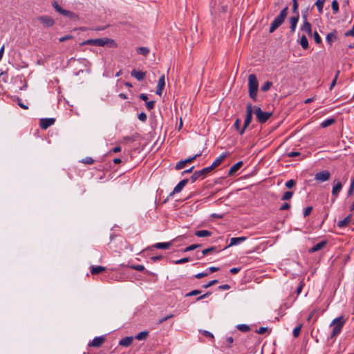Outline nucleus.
Wrapping results in <instances>:
<instances>
[{"mask_svg": "<svg viewBox=\"0 0 354 354\" xmlns=\"http://www.w3.org/2000/svg\"><path fill=\"white\" fill-rule=\"evenodd\" d=\"M330 178V173L328 170H323L315 175V180L318 183H324Z\"/></svg>", "mask_w": 354, "mask_h": 354, "instance_id": "nucleus-8", "label": "nucleus"}, {"mask_svg": "<svg viewBox=\"0 0 354 354\" xmlns=\"http://www.w3.org/2000/svg\"><path fill=\"white\" fill-rule=\"evenodd\" d=\"M201 293V290H192L191 292L187 293L185 295V297L195 296V295H200Z\"/></svg>", "mask_w": 354, "mask_h": 354, "instance_id": "nucleus-45", "label": "nucleus"}, {"mask_svg": "<svg viewBox=\"0 0 354 354\" xmlns=\"http://www.w3.org/2000/svg\"><path fill=\"white\" fill-rule=\"evenodd\" d=\"M272 86V83L270 81H266L264 82V84L261 86V90L263 92L268 91L270 87Z\"/></svg>", "mask_w": 354, "mask_h": 354, "instance_id": "nucleus-29", "label": "nucleus"}, {"mask_svg": "<svg viewBox=\"0 0 354 354\" xmlns=\"http://www.w3.org/2000/svg\"><path fill=\"white\" fill-rule=\"evenodd\" d=\"M137 52L140 55H147L149 53V50L146 47H140L137 49Z\"/></svg>", "mask_w": 354, "mask_h": 354, "instance_id": "nucleus-31", "label": "nucleus"}, {"mask_svg": "<svg viewBox=\"0 0 354 354\" xmlns=\"http://www.w3.org/2000/svg\"><path fill=\"white\" fill-rule=\"evenodd\" d=\"M326 243L324 241H320L319 243L315 244L310 249H309V252H315L319 251V250H320L321 249H322L325 246Z\"/></svg>", "mask_w": 354, "mask_h": 354, "instance_id": "nucleus-23", "label": "nucleus"}, {"mask_svg": "<svg viewBox=\"0 0 354 354\" xmlns=\"http://www.w3.org/2000/svg\"><path fill=\"white\" fill-rule=\"evenodd\" d=\"M55 122L54 118H41L39 120V126L43 129H47Z\"/></svg>", "mask_w": 354, "mask_h": 354, "instance_id": "nucleus-10", "label": "nucleus"}, {"mask_svg": "<svg viewBox=\"0 0 354 354\" xmlns=\"http://www.w3.org/2000/svg\"><path fill=\"white\" fill-rule=\"evenodd\" d=\"M353 187H354V179L352 180L351 183V186H350V189H349V190L348 192V194L349 195H351L352 194Z\"/></svg>", "mask_w": 354, "mask_h": 354, "instance_id": "nucleus-64", "label": "nucleus"}, {"mask_svg": "<svg viewBox=\"0 0 354 354\" xmlns=\"http://www.w3.org/2000/svg\"><path fill=\"white\" fill-rule=\"evenodd\" d=\"M241 121L239 118H237L235 122H234V127L236 130L239 131L240 132V130L241 129Z\"/></svg>", "mask_w": 354, "mask_h": 354, "instance_id": "nucleus-46", "label": "nucleus"}, {"mask_svg": "<svg viewBox=\"0 0 354 354\" xmlns=\"http://www.w3.org/2000/svg\"><path fill=\"white\" fill-rule=\"evenodd\" d=\"M296 185V181L295 180L290 179L286 183V187L288 189L292 188Z\"/></svg>", "mask_w": 354, "mask_h": 354, "instance_id": "nucleus-39", "label": "nucleus"}, {"mask_svg": "<svg viewBox=\"0 0 354 354\" xmlns=\"http://www.w3.org/2000/svg\"><path fill=\"white\" fill-rule=\"evenodd\" d=\"M236 328L242 332H248L250 330V328L248 325L246 324H239Z\"/></svg>", "mask_w": 354, "mask_h": 354, "instance_id": "nucleus-32", "label": "nucleus"}, {"mask_svg": "<svg viewBox=\"0 0 354 354\" xmlns=\"http://www.w3.org/2000/svg\"><path fill=\"white\" fill-rule=\"evenodd\" d=\"M138 118L140 121L143 122H145L147 118V115L144 112H142L140 114H138Z\"/></svg>", "mask_w": 354, "mask_h": 354, "instance_id": "nucleus-51", "label": "nucleus"}, {"mask_svg": "<svg viewBox=\"0 0 354 354\" xmlns=\"http://www.w3.org/2000/svg\"><path fill=\"white\" fill-rule=\"evenodd\" d=\"M253 109L257 120L259 123L266 122L272 115L271 112L263 111L259 106H254Z\"/></svg>", "mask_w": 354, "mask_h": 354, "instance_id": "nucleus-4", "label": "nucleus"}, {"mask_svg": "<svg viewBox=\"0 0 354 354\" xmlns=\"http://www.w3.org/2000/svg\"><path fill=\"white\" fill-rule=\"evenodd\" d=\"M299 13H297V15H296L295 16H292V17H290V19H289V21L290 24V28L291 34L294 33L296 30L297 25L298 21H299Z\"/></svg>", "mask_w": 354, "mask_h": 354, "instance_id": "nucleus-13", "label": "nucleus"}, {"mask_svg": "<svg viewBox=\"0 0 354 354\" xmlns=\"http://www.w3.org/2000/svg\"><path fill=\"white\" fill-rule=\"evenodd\" d=\"M209 274V272H200L195 275L196 279H201L203 277H207Z\"/></svg>", "mask_w": 354, "mask_h": 354, "instance_id": "nucleus-57", "label": "nucleus"}, {"mask_svg": "<svg viewBox=\"0 0 354 354\" xmlns=\"http://www.w3.org/2000/svg\"><path fill=\"white\" fill-rule=\"evenodd\" d=\"M133 338L132 337H125L121 339L119 342V345L122 346H129L133 342Z\"/></svg>", "mask_w": 354, "mask_h": 354, "instance_id": "nucleus-19", "label": "nucleus"}, {"mask_svg": "<svg viewBox=\"0 0 354 354\" xmlns=\"http://www.w3.org/2000/svg\"><path fill=\"white\" fill-rule=\"evenodd\" d=\"M114 41L108 38H100V39H91L86 40L81 43V46L83 45H93L97 46H104L106 44H113Z\"/></svg>", "mask_w": 354, "mask_h": 354, "instance_id": "nucleus-3", "label": "nucleus"}, {"mask_svg": "<svg viewBox=\"0 0 354 354\" xmlns=\"http://www.w3.org/2000/svg\"><path fill=\"white\" fill-rule=\"evenodd\" d=\"M61 15L68 17V18H77V16L74 12H72L71 11H68V10H66L64 9L63 10Z\"/></svg>", "mask_w": 354, "mask_h": 354, "instance_id": "nucleus-30", "label": "nucleus"}, {"mask_svg": "<svg viewBox=\"0 0 354 354\" xmlns=\"http://www.w3.org/2000/svg\"><path fill=\"white\" fill-rule=\"evenodd\" d=\"M73 39V35H65L64 37H62L59 38V42H64L65 41H67V40H69V39Z\"/></svg>", "mask_w": 354, "mask_h": 354, "instance_id": "nucleus-48", "label": "nucleus"}, {"mask_svg": "<svg viewBox=\"0 0 354 354\" xmlns=\"http://www.w3.org/2000/svg\"><path fill=\"white\" fill-rule=\"evenodd\" d=\"M268 330L266 327H260L256 332L258 334H263Z\"/></svg>", "mask_w": 354, "mask_h": 354, "instance_id": "nucleus-60", "label": "nucleus"}, {"mask_svg": "<svg viewBox=\"0 0 354 354\" xmlns=\"http://www.w3.org/2000/svg\"><path fill=\"white\" fill-rule=\"evenodd\" d=\"M17 104H18V105H19L21 108H22V109H28V106H26V104H24L21 102V99H20V98H19V97L17 98Z\"/></svg>", "mask_w": 354, "mask_h": 354, "instance_id": "nucleus-56", "label": "nucleus"}, {"mask_svg": "<svg viewBox=\"0 0 354 354\" xmlns=\"http://www.w3.org/2000/svg\"><path fill=\"white\" fill-rule=\"evenodd\" d=\"M290 207V204L288 203H283L279 208L280 210H287Z\"/></svg>", "mask_w": 354, "mask_h": 354, "instance_id": "nucleus-61", "label": "nucleus"}, {"mask_svg": "<svg viewBox=\"0 0 354 354\" xmlns=\"http://www.w3.org/2000/svg\"><path fill=\"white\" fill-rule=\"evenodd\" d=\"M37 21L44 27H51L55 24V20L49 16H40L37 17Z\"/></svg>", "mask_w": 354, "mask_h": 354, "instance_id": "nucleus-9", "label": "nucleus"}, {"mask_svg": "<svg viewBox=\"0 0 354 354\" xmlns=\"http://www.w3.org/2000/svg\"><path fill=\"white\" fill-rule=\"evenodd\" d=\"M292 12L297 15L298 12V3L297 0H292Z\"/></svg>", "mask_w": 354, "mask_h": 354, "instance_id": "nucleus-47", "label": "nucleus"}, {"mask_svg": "<svg viewBox=\"0 0 354 354\" xmlns=\"http://www.w3.org/2000/svg\"><path fill=\"white\" fill-rule=\"evenodd\" d=\"M106 270V268L101 266H91L90 272L92 274H97Z\"/></svg>", "mask_w": 354, "mask_h": 354, "instance_id": "nucleus-21", "label": "nucleus"}, {"mask_svg": "<svg viewBox=\"0 0 354 354\" xmlns=\"http://www.w3.org/2000/svg\"><path fill=\"white\" fill-rule=\"evenodd\" d=\"M345 35L354 37V24L353 25L351 29L345 33Z\"/></svg>", "mask_w": 354, "mask_h": 354, "instance_id": "nucleus-59", "label": "nucleus"}, {"mask_svg": "<svg viewBox=\"0 0 354 354\" xmlns=\"http://www.w3.org/2000/svg\"><path fill=\"white\" fill-rule=\"evenodd\" d=\"M299 43L304 49L306 50L308 48V41L305 35L301 36Z\"/></svg>", "mask_w": 354, "mask_h": 354, "instance_id": "nucleus-27", "label": "nucleus"}, {"mask_svg": "<svg viewBox=\"0 0 354 354\" xmlns=\"http://www.w3.org/2000/svg\"><path fill=\"white\" fill-rule=\"evenodd\" d=\"M81 162L86 165H91L94 162V160L91 157H86Z\"/></svg>", "mask_w": 354, "mask_h": 354, "instance_id": "nucleus-42", "label": "nucleus"}, {"mask_svg": "<svg viewBox=\"0 0 354 354\" xmlns=\"http://www.w3.org/2000/svg\"><path fill=\"white\" fill-rule=\"evenodd\" d=\"M312 209H313L312 207H307L306 208H305L304 211V216L305 217L308 216L310 214Z\"/></svg>", "mask_w": 354, "mask_h": 354, "instance_id": "nucleus-55", "label": "nucleus"}, {"mask_svg": "<svg viewBox=\"0 0 354 354\" xmlns=\"http://www.w3.org/2000/svg\"><path fill=\"white\" fill-rule=\"evenodd\" d=\"M300 155V153L299 152H297V151H292V152H290L288 153V157H296V156H298Z\"/></svg>", "mask_w": 354, "mask_h": 354, "instance_id": "nucleus-63", "label": "nucleus"}, {"mask_svg": "<svg viewBox=\"0 0 354 354\" xmlns=\"http://www.w3.org/2000/svg\"><path fill=\"white\" fill-rule=\"evenodd\" d=\"M313 37L317 44H319L322 41L321 37H319L317 32L315 31L313 33Z\"/></svg>", "mask_w": 354, "mask_h": 354, "instance_id": "nucleus-53", "label": "nucleus"}, {"mask_svg": "<svg viewBox=\"0 0 354 354\" xmlns=\"http://www.w3.org/2000/svg\"><path fill=\"white\" fill-rule=\"evenodd\" d=\"M342 189V184L340 183H337L335 186H333V195H335L338 193Z\"/></svg>", "mask_w": 354, "mask_h": 354, "instance_id": "nucleus-43", "label": "nucleus"}, {"mask_svg": "<svg viewBox=\"0 0 354 354\" xmlns=\"http://www.w3.org/2000/svg\"><path fill=\"white\" fill-rule=\"evenodd\" d=\"M211 172L208 167H205L199 171H196L194 172V174L192 175L190 180L192 183H194L197 179L199 178H204L205 175Z\"/></svg>", "mask_w": 354, "mask_h": 354, "instance_id": "nucleus-7", "label": "nucleus"}, {"mask_svg": "<svg viewBox=\"0 0 354 354\" xmlns=\"http://www.w3.org/2000/svg\"><path fill=\"white\" fill-rule=\"evenodd\" d=\"M171 245V242H167V243H157L155 245H153V247L157 249H167L169 248V246Z\"/></svg>", "mask_w": 354, "mask_h": 354, "instance_id": "nucleus-26", "label": "nucleus"}, {"mask_svg": "<svg viewBox=\"0 0 354 354\" xmlns=\"http://www.w3.org/2000/svg\"><path fill=\"white\" fill-rule=\"evenodd\" d=\"M173 316H174V315H173L172 314L169 315H167V316H165V317H162V319H159V321L158 322V324H162V323H163L164 322H165L166 320H167L168 319L173 317Z\"/></svg>", "mask_w": 354, "mask_h": 354, "instance_id": "nucleus-58", "label": "nucleus"}, {"mask_svg": "<svg viewBox=\"0 0 354 354\" xmlns=\"http://www.w3.org/2000/svg\"><path fill=\"white\" fill-rule=\"evenodd\" d=\"M218 252V250H217L216 247L212 246V247H210V248H208L203 250V251H202V256L201 257H198V258L201 259V258H202L205 255L209 254L212 253V252Z\"/></svg>", "mask_w": 354, "mask_h": 354, "instance_id": "nucleus-25", "label": "nucleus"}, {"mask_svg": "<svg viewBox=\"0 0 354 354\" xmlns=\"http://www.w3.org/2000/svg\"><path fill=\"white\" fill-rule=\"evenodd\" d=\"M259 88V82L254 74H250L248 76V93L250 97L254 102L257 100V92Z\"/></svg>", "mask_w": 354, "mask_h": 354, "instance_id": "nucleus-1", "label": "nucleus"}, {"mask_svg": "<svg viewBox=\"0 0 354 354\" xmlns=\"http://www.w3.org/2000/svg\"><path fill=\"white\" fill-rule=\"evenodd\" d=\"M155 106V101L151 100L146 102V108L147 110L150 111L153 109Z\"/></svg>", "mask_w": 354, "mask_h": 354, "instance_id": "nucleus-44", "label": "nucleus"}, {"mask_svg": "<svg viewBox=\"0 0 354 354\" xmlns=\"http://www.w3.org/2000/svg\"><path fill=\"white\" fill-rule=\"evenodd\" d=\"M189 257H185V258H183V259H178L177 261H176L174 262L175 264H183V263H187V262H189Z\"/></svg>", "mask_w": 354, "mask_h": 354, "instance_id": "nucleus-49", "label": "nucleus"}, {"mask_svg": "<svg viewBox=\"0 0 354 354\" xmlns=\"http://www.w3.org/2000/svg\"><path fill=\"white\" fill-rule=\"evenodd\" d=\"M243 165V162L239 161L234 164L231 168L228 171V175L232 176L233 175L236 171H237Z\"/></svg>", "mask_w": 354, "mask_h": 354, "instance_id": "nucleus-22", "label": "nucleus"}, {"mask_svg": "<svg viewBox=\"0 0 354 354\" xmlns=\"http://www.w3.org/2000/svg\"><path fill=\"white\" fill-rule=\"evenodd\" d=\"M189 180L187 178L183 179L180 182H179L176 186L174 187L173 192L170 194L171 196H172L174 194L179 193L182 191L183 187L187 185Z\"/></svg>", "mask_w": 354, "mask_h": 354, "instance_id": "nucleus-15", "label": "nucleus"}, {"mask_svg": "<svg viewBox=\"0 0 354 354\" xmlns=\"http://www.w3.org/2000/svg\"><path fill=\"white\" fill-rule=\"evenodd\" d=\"M288 8L286 6L282 9L279 15L276 17L270 26V32H273L278 28L283 22L288 15Z\"/></svg>", "mask_w": 354, "mask_h": 354, "instance_id": "nucleus-2", "label": "nucleus"}, {"mask_svg": "<svg viewBox=\"0 0 354 354\" xmlns=\"http://www.w3.org/2000/svg\"><path fill=\"white\" fill-rule=\"evenodd\" d=\"M225 158V154L223 153L216 158V160L213 162L212 165L208 167L209 170L212 171L213 169H214L216 167H217L218 165L221 164V162L223 161L224 158Z\"/></svg>", "mask_w": 354, "mask_h": 354, "instance_id": "nucleus-16", "label": "nucleus"}, {"mask_svg": "<svg viewBox=\"0 0 354 354\" xmlns=\"http://www.w3.org/2000/svg\"><path fill=\"white\" fill-rule=\"evenodd\" d=\"M346 319H345L343 316H340L335 319H333V336L339 334L342 328L346 322Z\"/></svg>", "mask_w": 354, "mask_h": 354, "instance_id": "nucleus-6", "label": "nucleus"}, {"mask_svg": "<svg viewBox=\"0 0 354 354\" xmlns=\"http://www.w3.org/2000/svg\"><path fill=\"white\" fill-rule=\"evenodd\" d=\"M352 216L351 214L348 215L343 220L338 221L337 226L340 228L346 227L351 222Z\"/></svg>", "mask_w": 354, "mask_h": 354, "instance_id": "nucleus-18", "label": "nucleus"}, {"mask_svg": "<svg viewBox=\"0 0 354 354\" xmlns=\"http://www.w3.org/2000/svg\"><path fill=\"white\" fill-rule=\"evenodd\" d=\"M132 268L138 271H143L145 269L142 265H135L132 266Z\"/></svg>", "mask_w": 354, "mask_h": 354, "instance_id": "nucleus-54", "label": "nucleus"}, {"mask_svg": "<svg viewBox=\"0 0 354 354\" xmlns=\"http://www.w3.org/2000/svg\"><path fill=\"white\" fill-rule=\"evenodd\" d=\"M201 155V153H197L196 155H194V156L192 157H189L185 160V162L187 163H190V162H192L194 160H196L198 157H199Z\"/></svg>", "mask_w": 354, "mask_h": 354, "instance_id": "nucleus-41", "label": "nucleus"}, {"mask_svg": "<svg viewBox=\"0 0 354 354\" xmlns=\"http://www.w3.org/2000/svg\"><path fill=\"white\" fill-rule=\"evenodd\" d=\"M195 235L198 237H207L212 235V232L206 230H197L195 232Z\"/></svg>", "mask_w": 354, "mask_h": 354, "instance_id": "nucleus-24", "label": "nucleus"}, {"mask_svg": "<svg viewBox=\"0 0 354 354\" xmlns=\"http://www.w3.org/2000/svg\"><path fill=\"white\" fill-rule=\"evenodd\" d=\"M217 283H218V280L214 279V280L210 281L207 284L203 285V287L204 288H209V287H210V286H213V285H214V284H216Z\"/></svg>", "mask_w": 354, "mask_h": 354, "instance_id": "nucleus-52", "label": "nucleus"}, {"mask_svg": "<svg viewBox=\"0 0 354 354\" xmlns=\"http://www.w3.org/2000/svg\"><path fill=\"white\" fill-rule=\"evenodd\" d=\"M331 124H332V118H328V119L326 120L325 121H324L321 124V126L322 127H328V126H330Z\"/></svg>", "mask_w": 354, "mask_h": 354, "instance_id": "nucleus-50", "label": "nucleus"}, {"mask_svg": "<svg viewBox=\"0 0 354 354\" xmlns=\"http://www.w3.org/2000/svg\"><path fill=\"white\" fill-rule=\"evenodd\" d=\"M301 328V325L297 326L294 328L292 334L295 337H299V335L300 334Z\"/></svg>", "mask_w": 354, "mask_h": 354, "instance_id": "nucleus-38", "label": "nucleus"}, {"mask_svg": "<svg viewBox=\"0 0 354 354\" xmlns=\"http://www.w3.org/2000/svg\"><path fill=\"white\" fill-rule=\"evenodd\" d=\"M131 76L134 77L138 81L142 80L146 75L145 72H142L141 71H137L136 69H133L131 71Z\"/></svg>", "mask_w": 354, "mask_h": 354, "instance_id": "nucleus-17", "label": "nucleus"}, {"mask_svg": "<svg viewBox=\"0 0 354 354\" xmlns=\"http://www.w3.org/2000/svg\"><path fill=\"white\" fill-rule=\"evenodd\" d=\"M292 195H293V192H290V191L286 192L283 195L281 199L283 200V201H288V200H289V199H290L292 198Z\"/></svg>", "mask_w": 354, "mask_h": 354, "instance_id": "nucleus-37", "label": "nucleus"}, {"mask_svg": "<svg viewBox=\"0 0 354 354\" xmlns=\"http://www.w3.org/2000/svg\"><path fill=\"white\" fill-rule=\"evenodd\" d=\"M201 246V244H193V245H191L187 248H185L184 249V252H189V251H192V250H194L198 248H200Z\"/></svg>", "mask_w": 354, "mask_h": 354, "instance_id": "nucleus-36", "label": "nucleus"}, {"mask_svg": "<svg viewBox=\"0 0 354 354\" xmlns=\"http://www.w3.org/2000/svg\"><path fill=\"white\" fill-rule=\"evenodd\" d=\"M246 239L247 238L245 236L233 237L230 239V243L229 244V245L227 247H231L233 245H238V244L241 243V242L245 241Z\"/></svg>", "mask_w": 354, "mask_h": 354, "instance_id": "nucleus-20", "label": "nucleus"}, {"mask_svg": "<svg viewBox=\"0 0 354 354\" xmlns=\"http://www.w3.org/2000/svg\"><path fill=\"white\" fill-rule=\"evenodd\" d=\"M339 10V5L336 0H333V12H337Z\"/></svg>", "mask_w": 354, "mask_h": 354, "instance_id": "nucleus-62", "label": "nucleus"}, {"mask_svg": "<svg viewBox=\"0 0 354 354\" xmlns=\"http://www.w3.org/2000/svg\"><path fill=\"white\" fill-rule=\"evenodd\" d=\"M304 19L302 26H301V30L305 32H306L308 35H312V28L311 24L307 21L306 17L305 15L303 16Z\"/></svg>", "mask_w": 354, "mask_h": 354, "instance_id": "nucleus-14", "label": "nucleus"}, {"mask_svg": "<svg viewBox=\"0 0 354 354\" xmlns=\"http://www.w3.org/2000/svg\"><path fill=\"white\" fill-rule=\"evenodd\" d=\"M52 6L57 12L59 14L62 12L64 9L58 4L57 1H53L52 3Z\"/></svg>", "mask_w": 354, "mask_h": 354, "instance_id": "nucleus-34", "label": "nucleus"}, {"mask_svg": "<svg viewBox=\"0 0 354 354\" xmlns=\"http://www.w3.org/2000/svg\"><path fill=\"white\" fill-rule=\"evenodd\" d=\"M199 332L204 336L207 337H210V338H214V335L207 331V330H199Z\"/></svg>", "mask_w": 354, "mask_h": 354, "instance_id": "nucleus-40", "label": "nucleus"}, {"mask_svg": "<svg viewBox=\"0 0 354 354\" xmlns=\"http://www.w3.org/2000/svg\"><path fill=\"white\" fill-rule=\"evenodd\" d=\"M185 165H186V162H185L184 160H182L176 163V165L175 166V169L176 170H180V169L184 168Z\"/></svg>", "mask_w": 354, "mask_h": 354, "instance_id": "nucleus-35", "label": "nucleus"}, {"mask_svg": "<svg viewBox=\"0 0 354 354\" xmlns=\"http://www.w3.org/2000/svg\"><path fill=\"white\" fill-rule=\"evenodd\" d=\"M254 109L252 105L249 103L246 106V115L244 121V124L243 128L240 130V135H243L246 129V128L249 126L252 120V113Z\"/></svg>", "mask_w": 354, "mask_h": 354, "instance_id": "nucleus-5", "label": "nucleus"}, {"mask_svg": "<svg viewBox=\"0 0 354 354\" xmlns=\"http://www.w3.org/2000/svg\"><path fill=\"white\" fill-rule=\"evenodd\" d=\"M324 2H325V0H317L315 2V6H317L319 12H321L322 11Z\"/></svg>", "mask_w": 354, "mask_h": 354, "instance_id": "nucleus-33", "label": "nucleus"}, {"mask_svg": "<svg viewBox=\"0 0 354 354\" xmlns=\"http://www.w3.org/2000/svg\"><path fill=\"white\" fill-rule=\"evenodd\" d=\"M104 341L105 338L104 337H96L88 344V346L99 348L102 345Z\"/></svg>", "mask_w": 354, "mask_h": 354, "instance_id": "nucleus-11", "label": "nucleus"}, {"mask_svg": "<svg viewBox=\"0 0 354 354\" xmlns=\"http://www.w3.org/2000/svg\"><path fill=\"white\" fill-rule=\"evenodd\" d=\"M165 86V76L162 75L158 80L156 93L158 95H161L163 91V89Z\"/></svg>", "mask_w": 354, "mask_h": 354, "instance_id": "nucleus-12", "label": "nucleus"}, {"mask_svg": "<svg viewBox=\"0 0 354 354\" xmlns=\"http://www.w3.org/2000/svg\"><path fill=\"white\" fill-rule=\"evenodd\" d=\"M147 335H148L147 331H142V332L139 333L138 334H137L136 335L135 338L138 340H143V339H146Z\"/></svg>", "mask_w": 354, "mask_h": 354, "instance_id": "nucleus-28", "label": "nucleus"}]
</instances>
